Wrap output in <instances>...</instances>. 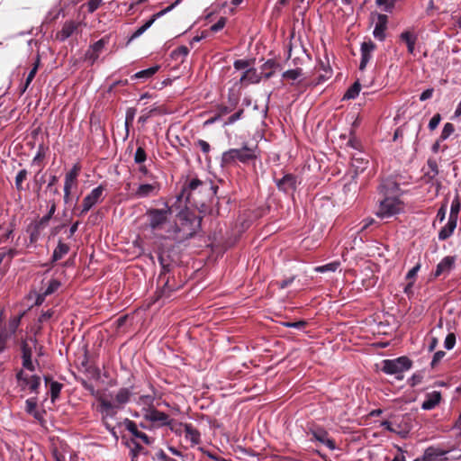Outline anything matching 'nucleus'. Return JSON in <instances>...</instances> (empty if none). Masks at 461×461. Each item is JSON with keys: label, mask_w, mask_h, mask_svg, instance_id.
Wrapping results in <instances>:
<instances>
[{"label": "nucleus", "mask_w": 461, "mask_h": 461, "mask_svg": "<svg viewBox=\"0 0 461 461\" xmlns=\"http://www.w3.org/2000/svg\"><path fill=\"white\" fill-rule=\"evenodd\" d=\"M209 186L212 187L206 182L193 178L183 186L181 193L177 195V200L185 201L188 203H191L193 201L195 203V194L207 189Z\"/></svg>", "instance_id": "6"}, {"label": "nucleus", "mask_w": 461, "mask_h": 461, "mask_svg": "<svg viewBox=\"0 0 461 461\" xmlns=\"http://www.w3.org/2000/svg\"><path fill=\"white\" fill-rule=\"evenodd\" d=\"M78 23L74 21H67L62 26V29L57 32L56 39L64 41L74 34L77 30Z\"/></svg>", "instance_id": "16"}, {"label": "nucleus", "mask_w": 461, "mask_h": 461, "mask_svg": "<svg viewBox=\"0 0 461 461\" xmlns=\"http://www.w3.org/2000/svg\"><path fill=\"white\" fill-rule=\"evenodd\" d=\"M25 411L36 420L42 418L41 413L37 410V399L35 397L29 398L25 401Z\"/></svg>", "instance_id": "23"}, {"label": "nucleus", "mask_w": 461, "mask_h": 461, "mask_svg": "<svg viewBox=\"0 0 461 461\" xmlns=\"http://www.w3.org/2000/svg\"><path fill=\"white\" fill-rule=\"evenodd\" d=\"M443 455L444 452L441 450L434 447H429L425 450L423 459L424 461H437Z\"/></svg>", "instance_id": "28"}, {"label": "nucleus", "mask_w": 461, "mask_h": 461, "mask_svg": "<svg viewBox=\"0 0 461 461\" xmlns=\"http://www.w3.org/2000/svg\"><path fill=\"white\" fill-rule=\"evenodd\" d=\"M440 121H441V116H440V114H439V113H436V114H435L431 119H430V121H429V125H428L429 129L430 131H434V130L438 126V124H439Z\"/></svg>", "instance_id": "53"}, {"label": "nucleus", "mask_w": 461, "mask_h": 461, "mask_svg": "<svg viewBox=\"0 0 461 461\" xmlns=\"http://www.w3.org/2000/svg\"><path fill=\"white\" fill-rule=\"evenodd\" d=\"M0 253L5 255V258H8L9 262L18 255V251L15 249H6Z\"/></svg>", "instance_id": "58"}, {"label": "nucleus", "mask_w": 461, "mask_h": 461, "mask_svg": "<svg viewBox=\"0 0 461 461\" xmlns=\"http://www.w3.org/2000/svg\"><path fill=\"white\" fill-rule=\"evenodd\" d=\"M49 212L46 215H44L39 221V224L44 226L48 224L49 221L52 218L53 214L56 212V203L53 200L48 202Z\"/></svg>", "instance_id": "31"}, {"label": "nucleus", "mask_w": 461, "mask_h": 461, "mask_svg": "<svg viewBox=\"0 0 461 461\" xmlns=\"http://www.w3.org/2000/svg\"><path fill=\"white\" fill-rule=\"evenodd\" d=\"M107 40L104 38L100 39L96 42H95L93 45L90 46V49L94 50V52H97L100 54L103 50L104 49L105 45L107 44Z\"/></svg>", "instance_id": "42"}, {"label": "nucleus", "mask_w": 461, "mask_h": 461, "mask_svg": "<svg viewBox=\"0 0 461 461\" xmlns=\"http://www.w3.org/2000/svg\"><path fill=\"white\" fill-rule=\"evenodd\" d=\"M158 459L160 461H177L174 458L169 457L163 450L157 453Z\"/></svg>", "instance_id": "64"}, {"label": "nucleus", "mask_w": 461, "mask_h": 461, "mask_svg": "<svg viewBox=\"0 0 461 461\" xmlns=\"http://www.w3.org/2000/svg\"><path fill=\"white\" fill-rule=\"evenodd\" d=\"M445 355H446V353L442 350L437 351L433 356V358L431 361V366H437L442 360V358L445 357Z\"/></svg>", "instance_id": "57"}, {"label": "nucleus", "mask_w": 461, "mask_h": 461, "mask_svg": "<svg viewBox=\"0 0 461 461\" xmlns=\"http://www.w3.org/2000/svg\"><path fill=\"white\" fill-rule=\"evenodd\" d=\"M400 188L398 184L392 180H384L379 185V193L384 195L380 201L376 215L380 218H388L400 213L403 210V204L397 197Z\"/></svg>", "instance_id": "1"}, {"label": "nucleus", "mask_w": 461, "mask_h": 461, "mask_svg": "<svg viewBox=\"0 0 461 461\" xmlns=\"http://www.w3.org/2000/svg\"><path fill=\"white\" fill-rule=\"evenodd\" d=\"M376 45L371 41H363L360 47L361 60L359 64V69L364 70L372 59V54L375 50Z\"/></svg>", "instance_id": "13"}, {"label": "nucleus", "mask_w": 461, "mask_h": 461, "mask_svg": "<svg viewBox=\"0 0 461 461\" xmlns=\"http://www.w3.org/2000/svg\"><path fill=\"white\" fill-rule=\"evenodd\" d=\"M234 68L237 70L248 69L249 68V63L246 59H237L233 63Z\"/></svg>", "instance_id": "51"}, {"label": "nucleus", "mask_w": 461, "mask_h": 461, "mask_svg": "<svg viewBox=\"0 0 461 461\" xmlns=\"http://www.w3.org/2000/svg\"><path fill=\"white\" fill-rule=\"evenodd\" d=\"M433 93H434V89L433 88H428L426 90H424L420 95V100L421 102L423 101H426L428 99H430L433 95Z\"/></svg>", "instance_id": "61"}, {"label": "nucleus", "mask_w": 461, "mask_h": 461, "mask_svg": "<svg viewBox=\"0 0 461 461\" xmlns=\"http://www.w3.org/2000/svg\"><path fill=\"white\" fill-rule=\"evenodd\" d=\"M27 177V171L25 169L20 170L15 176V185L17 189L22 188L23 180Z\"/></svg>", "instance_id": "45"}, {"label": "nucleus", "mask_w": 461, "mask_h": 461, "mask_svg": "<svg viewBox=\"0 0 461 461\" xmlns=\"http://www.w3.org/2000/svg\"><path fill=\"white\" fill-rule=\"evenodd\" d=\"M16 379L19 387L22 391H29L31 393H38V389L41 385V376L37 375H30L24 370H20L16 374Z\"/></svg>", "instance_id": "7"}, {"label": "nucleus", "mask_w": 461, "mask_h": 461, "mask_svg": "<svg viewBox=\"0 0 461 461\" xmlns=\"http://www.w3.org/2000/svg\"><path fill=\"white\" fill-rule=\"evenodd\" d=\"M459 210H460V203H459L458 199L453 200L452 203H451V207H450L449 218L455 219L457 221Z\"/></svg>", "instance_id": "39"}, {"label": "nucleus", "mask_w": 461, "mask_h": 461, "mask_svg": "<svg viewBox=\"0 0 461 461\" xmlns=\"http://www.w3.org/2000/svg\"><path fill=\"white\" fill-rule=\"evenodd\" d=\"M296 177L294 175H285L281 179L276 180V185L279 190L288 193L294 191L296 188Z\"/></svg>", "instance_id": "17"}, {"label": "nucleus", "mask_w": 461, "mask_h": 461, "mask_svg": "<svg viewBox=\"0 0 461 461\" xmlns=\"http://www.w3.org/2000/svg\"><path fill=\"white\" fill-rule=\"evenodd\" d=\"M226 22H227V19L225 17H221L217 23H215L214 24H212L211 26V31L213 32H217L221 31V29L224 28Z\"/></svg>", "instance_id": "50"}, {"label": "nucleus", "mask_w": 461, "mask_h": 461, "mask_svg": "<svg viewBox=\"0 0 461 461\" xmlns=\"http://www.w3.org/2000/svg\"><path fill=\"white\" fill-rule=\"evenodd\" d=\"M178 3H179V0H176L173 5L159 11L157 14H153L150 19H154V22H155L158 18H159V17L163 16L164 14H166L167 13L170 12Z\"/></svg>", "instance_id": "48"}, {"label": "nucleus", "mask_w": 461, "mask_h": 461, "mask_svg": "<svg viewBox=\"0 0 461 461\" xmlns=\"http://www.w3.org/2000/svg\"><path fill=\"white\" fill-rule=\"evenodd\" d=\"M420 268V264H417L416 266H414L406 274V279H409V280L414 279L415 276H417V273L419 272Z\"/></svg>", "instance_id": "60"}, {"label": "nucleus", "mask_w": 461, "mask_h": 461, "mask_svg": "<svg viewBox=\"0 0 461 461\" xmlns=\"http://www.w3.org/2000/svg\"><path fill=\"white\" fill-rule=\"evenodd\" d=\"M132 443H133V447L131 449V461H136L138 455L142 450V447L136 442H132Z\"/></svg>", "instance_id": "55"}, {"label": "nucleus", "mask_w": 461, "mask_h": 461, "mask_svg": "<svg viewBox=\"0 0 461 461\" xmlns=\"http://www.w3.org/2000/svg\"><path fill=\"white\" fill-rule=\"evenodd\" d=\"M104 186L100 185L94 188L87 195L85 196L82 202V209L79 213L80 216L86 214L95 204L104 200Z\"/></svg>", "instance_id": "8"}, {"label": "nucleus", "mask_w": 461, "mask_h": 461, "mask_svg": "<svg viewBox=\"0 0 461 461\" xmlns=\"http://www.w3.org/2000/svg\"><path fill=\"white\" fill-rule=\"evenodd\" d=\"M396 0H375L376 5L384 12H391Z\"/></svg>", "instance_id": "36"}, {"label": "nucleus", "mask_w": 461, "mask_h": 461, "mask_svg": "<svg viewBox=\"0 0 461 461\" xmlns=\"http://www.w3.org/2000/svg\"><path fill=\"white\" fill-rule=\"evenodd\" d=\"M39 63H40V59H37L33 68L31 69V71L29 72V74L26 77L27 85H31L32 81L33 80V78L37 73L38 68H39Z\"/></svg>", "instance_id": "52"}, {"label": "nucleus", "mask_w": 461, "mask_h": 461, "mask_svg": "<svg viewBox=\"0 0 461 461\" xmlns=\"http://www.w3.org/2000/svg\"><path fill=\"white\" fill-rule=\"evenodd\" d=\"M143 418L153 423H158L161 426L169 425L170 418L165 412L159 411L155 408H149L143 413Z\"/></svg>", "instance_id": "11"}, {"label": "nucleus", "mask_w": 461, "mask_h": 461, "mask_svg": "<svg viewBox=\"0 0 461 461\" xmlns=\"http://www.w3.org/2000/svg\"><path fill=\"white\" fill-rule=\"evenodd\" d=\"M138 172H139V176H142V180H149L150 179V176H154L152 173H150L147 167L143 164H140L139 168H138Z\"/></svg>", "instance_id": "46"}, {"label": "nucleus", "mask_w": 461, "mask_h": 461, "mask_svg": "<svg viewBox=\"0 0 461 461\" xmlns=\"http://www.w3.org/2000/svg\"><path fill=\"white\" fill-rule=\"evenodd\" d=\"M68 251H69V247L67 244L59 241L58 246L56 247V249L53 251L52 260L58 261V260L61 259L66 254L68 253Z\"/></svg>", "instance_id": "26"}, {"label": "nucleus", "mask_w": 461, "mask_h": 461, "mask_svg": "<svg viewBox=\"0 0 461 461\" xmlns=\"http://www.w3.org/2000/svg\"><path fill=\"white\" fill-rule=\"evenodd\" d=\"M412 362L407 357H399L393 359H384L382 362V371L386 375H393L398 380L403 378V373L411 368Z\"/></svg>", "instance_id": "5"}, {"label": "nucleus", "mask_w": 461, "mask_h": 461, "mask_svg": "<svg viewBox=\"0 0 461 461\" xmlns=\"http://www.w3.org/2000/svg\"><path fill=\"white\" fill-rule=\"evenodd\" d=\"M303 75L301 68L289 69L282 74V78L285 80L295 81Z\"/></svg>", "instance_id": "32"}, {"label": "nucleus", "mask_w": 461, "mask_h": 461, "mask_svg": "<svg viewBox=\"0 0 461 461\" xmlns=\"http://www.w3.org/2000/svg\"><path fill=\"white\" fill-rule=\"evenodd\" d=\"M62 389V384L56 381H51L50 383V392L51 395V400L54 402L59 395L60 391Z\"/></svg>", "instance_id": "34"}, {"label": "nucleus", "mask_w": 461, "mask_h": 461, "mask_svg": "<svg viewBox=\"0 0 461 461\" xmlns=\"http://www.w3.org/2000/svg\"><path fill=\"white\" fill-rule=\"evenodd\" d=\"M80 167L77 165H74L73 167L66 174L64 180V202L68 203L71 190L77 185V178L78 176Z\"/></svg>", "instance_id": "10"}, {"label": "nucleus", "mask_w": 461, "mask_h": 461, "mask_svg": "<svg viewBox=\"0 0 461 461\" xmlns=\"http://www.w3.org/2000/svg\"><path fill=\"white\" fill-rule=\"evenodd\" d=\"M184 429L185 438L192 446L198 445L201 441V434L191 423L181 424Z\"/></svg>", "instance_id": "18"}, {"label": "nucleus", "mask_w": 461, "mask_h": 461, "mask_svg": "<svg viewBox=\"0 0 461 461\" xmlns=\"http://www.w3.org/2000/svg\"><path fill=\"white\" fill-rule=\"evenodd\" d=\"M260 78L261 77L258 70L254 68H249L245 70L240 80L241 84L249 85L258 83Z\"/></svg>", "instance_id": "21"}, {"label": "nucleus", "mask_w": 461, "mask_h": 461, "mask_svg": "<svg viewBox=\"0 0 461 461\" xmlns=\"http://www.w3.org/2000/svg\"><path fill=\"white\" fill-rule=\"evenodd\" d=\"M455 263V257L447 256L443 258L436 267V270L433 273L434 278H438L441 276H447L454 268Z\"/></svg>", "instance_id": "12"}, {"label": "nucleus", "mask_w": 461, "mask_h": 461, "mask_svg": "<svg viewBox=\"0 0 461 461\" xmlns=\"http://www.w3.org/2000/svg\"><path fill=\"white\" fill-rule=\"evenodd\" d=\"M242 114H243V110L242 109H240L238 112H236L235 113L231 114L224 122V125H231L233 123H235L237 121H239L240 119H241L242 117Z\"/></svg>", "instance_id": "44"}, {"label": "nucleus", "mask_w": 461, "mask_h": 461, "mask_svg": "<svg viewBox=\"0 0 461 461\" xmlns=\"http://www.w3.org/2000/svg\"><path fill=\"white\" fill-rule=\"evenodd\" d=\"M81 384H82V386L86 390H87L93 396H95L97 400H98L99 396H102L101 394H99V392L95 390V386L92 384H90L85 380H83Z\"/></svg>", "instance_id": "47"}, {"label": "nucleus", "mask_w": 461, "mask_h": 461, "mask_svg": "<svg viewBox=\"0 0 461 461\" xmlns=\"http://www.w3.org/2000/svg\"><path fill=\"white\" fill-rule=\"evenodd\" d=\"M257 147L243 145L240 149H230L221 155V165L227 166L240 161L246 164L257 158Z\"/></svg>", "instance_id": "3"}, {"label": "nucleus", "mask_w": 461, "mask_h": 461, "mask_svg": "<svg viewBox=\"0 0 461 461\" xmlns=\"http://www.w3.org/2000/svg\"><path fill=\"white\" fill-rule=\"evenodd\" d=\"M140 183L133 189L131 196L135 199H144L157 196L161 190V184L158 176H150V179L142 180V176H138Z\"/></svg>", "instance_id": "4"}, {"label": "nucleus", "mask_w": 461, "mask_h": 461, "mask_svg": "<svg viewBox=\"0 0 461 461\" xmlns=\"http://www.w3.org/2000/svg\"><path fill=\"white\" fill-rule=\"evenodd\" d=\"M456 345V336L454 333H448L444 341V347L446 349L450 350Z\"/></svg>", "instance_id": "43"}, {"label": "nucleus", "mask_w": 461, "mask_h": 461, "mask_svg": "<svg viewBox=\"0 0 461 461\" xmlns=\"http://www.w3.org/2000/svg\"><path fill=\"white\" fill-rule=\"evenodd\" d=\"M126 429L137 438H140L146 445H150L153 443V439H151L146 433L138 429L135 422L126 419Z\"/></svg>", "instance_id": "19"}, {"label": "nucleus", "mask_w": 461, "mask_h": 461, "mask_svg": "<svg viewBox=\"0 0 461 461\" xmlns=\"http://www.w3.org/2000/svg\"><path fill=\"white\" fill-rule=\"evenodd\" d=\"M154 23V19H149L142 26L138 28L130 37L129 41H131L137 38H139L140 35H142Z\"/></svg>", "instance_id": "33"}, {"label": "nucleus", "mask_w": 461, "mask_h": 461, "mask_svg": "<svg viewBox=\"0 0 461 461\" xmlns=\"http://www.w3.org/2000/svg\"><path fill=\"white\" fill-rule=\"evenodd\" d=\"M454 131H455V126L452 123H450V122L445 123V125L442 129V131H441L440 140H447Z\"/></svg>", "instance_id": "37"}, {"label": "nucleus", "mask_w": 461, "mask_h": 461, "mask_svg": "<svg viewBox=\"0 0 461 461\" xmlns=\"http://www.w3.org/2000/svg\"><path fill=\"white\" fill-rule=\"evenodd\" d=\"M158 68H159L158 66H153V67H150V68H149L147 69L140 70V71L135 73L132 76V78H143V79L149 78L154 74H156L158 72Z\"/></svg>", "instance_id": "29"}, {"label": "nucleus", "mask_w": 461, "mask_h": 461, "mask_svg": "<svg viewBox=\"0 0 461 461\" xmlns=\"http://www.w3.org/2000/svg\"><path fill=\"white\" fill-rule=\"evenodd\" d=\"M135 113H136V110L134 108H129L126 111V114H125V129H126L127 132L129 131V126L133 122V120H134V117H135Z\"/></svg>", "instance_id": "40"}, {"label": "nucleus", "mask_w": 461, "mask_h": 461, "mask_svg": "<svg viewBox=\"0 0 461 461\" xmlns=\"http://www.w3.org/2000/svg\"><path fill=\"white\" fill-rule=\"evenodd\" d=\"M156 111H157V108H153V109L149 110V112H147L146 113L141 114L139 117L138 122L141 124H145L147 122V121L151 117L152 113Z\"/></svg>", "instance_id": "59"}, {"label": "nucleus", "mask_w": 461, "mask_h": 461, "mask_svg": "<svg viewBox=\"0 0 461 461\" xmlns=\"http://www.w3.org/2000/svg\"><path fill=\"white\" fill-rule=\"evenodd\" d=\"M456 220L448 217L447 222L438 232V240H445L448 239L453 234L456 227Z\"/></svg>", "instance_id": "22"}, {"label": "nucleus", "mask_w": 461, "mask_h": 461, "mask_svg": "<svg viewBox=\"0 0 461 461\" xmlns=\"http://www.w3.org/2000/svg\"><path fill=\"white\" fill-rule=\"evenodd\" d=\"M22 365H23V367L24 371H28V372H34L35 369H36V366H39V363L37 360L33 361L32 359L31 360H23L22 361Z\"/></svg>", "instance_id": "41"}, {"label": "nucleus", "mask_w": 461, "mask_h": 461, "mask_svg": "<svg viewBox=\"0 0 461 461\" xmlns=\"http://www.w3.org/2000/svg\"><path fill=\"white\" fill-rule=\"evenodd\" d=\"M132 390L128 387L120 388L116 393H104L99 396L98 411L102 418H113L130 402Z\"/></svg>", "instance_id": "2"}, {"label": "nucleus", "mask_w": 461, "mask_h": 461, "mask_svg": "<svg viewBox=\"0 0 461 461\" xmlns=\"http://www.w3.org/2000/svg\"><path fill=\"white\" fill-rule=\"evenodd\" d=\"M312 437L315 440L323 444L326 442L327 438H329V435L328 432L324 429H316L312 431Z\"/></svg>", "instance_id": "38"}, {"label": "nucleus", "mask_w": 461, "mask_h": 461, "mask_svg": "<svg viewBox=\"0 0 461 461\" xmlns=\"http://www.w3.org/2000/svg\"><path fill=\"white\" fill-rule=\"evenodd\" d=\"M387 22L388 19L385 14H377V21L373 31V35L376 40L380 41H384L385 40Z\"/></svg>", "instance_id": "14"}, {"label": "nucleus", "mask_w": 461, "mask_h": 461, "mask_svg": "<svg viewBox=\"0 0 461 461\" xmlns=\"http://www.w3.org/2000/svg\"><path fill=\"white\" fill-rule=\"evenodd\" d=\"M340 266L339 261H333L322 266L316 267L314 270L318 273L336 272Z\"/></svg>", "instance_id": "30"}, {"label": "nucleus", "mask_w": 461, "mask_h": 461, "mask_svg": "<svg viewBox=\"0 0 461 461\" xmlns=\"http://www.w3.org/2000/svg\"><path fill=\"white\" fill-rule=\"evenodd\" d=\"M101 2H102V0H90L88 2V5H88V11L91 12V13L95 11L99 7V5H101Z\"/></svg>", "instance_id": "63"}, {"label": "nucleus", "mask_w": 461, "mask_h": 461, "mask_svg": "<svg viewBox=\"0 0 461 461\" xmlns=\"http://www.w3.org/2000/svg\"><path fill=\"white\" fill-rule=\"evenodd\" d=\"M361 90V85L358 81L355 82L344 94L343 100H351L358 96Z\"/></svg>", "instance_id": "27"}, {"label": "nucleus", "mask_w": 461, "mask_h": 461, "mask_svg": "<svg viewBox=\"0 0 461 461\" xmlns=\"http://www.w3.org/2000/svg\"><path fill=\"white\" fill-rule=\"evenodd\" d=\"M147 159V154L142 147H139L134 154V162L138 165L143 164Z\"/></svg>", "instance_id": "35"}, {"label": "nucleus", "mask_w": 461, "mask_h": 461, "mask_svg": "<svg viewBox=\"0 0 461 461\" xmlns=\"http://www.w3.org/2000/svg\"><path fill=\"white\" fill-rule=\"evenodd\" d=\"M399 38L401 41L406 44L408 52L413 54L418 39L417 35L413 32L404 31L400 34Z\"/></svg>", "instance_id": "20"}, {"label": "nucleus", "mask_w": 461, "mask_h": 461, "mask_svg": "<svg viewBox=\"0 0 461 461\" xmlns=\"http://www.w3.org/2000/svg\"><path fill=\"white\" fill-rule=\"evenodd\" d=\"M22 360H31L32 359V349L26 345V344H23V347H22Z\"/></svg>", "instance_id": "54"}, {"label": "nucleus", "mask_w": 461, "mask_h": 461, "mask_svg": "<svg viewBox=\"0 0 461 461\" xmlns=\"http://www.w3.org/2000/svg\"><path fill=\"white\" fill-rule=\"evenodd\" d=\"M284 325L287 328L303 330L305 327L306 322L304 321H294V322H285V323H284Z\"/></svg>", "instance_id": "56"}, {"label": "nucleus", "mask_w": 461, "mask_h": 461, "mask_svg": "<svg viewBox=\"0 0 461 461\" xmlns=\"http://www.w3.org/2000/svg\"><path fill=\"white\" fill-rule=\"evenodd\" d=\"M99 55L100 54L94 52V50L89 48L86 52V59L93 65L98 59Z\"/></svg>", "instance_id": "49"}, {"label": "nucleus", "mask_w": 461, "mask_h": 461, "mask_svg": "<svg viewBox=\"0 0 461 461\" xmlns=\"http://www.w3.org/2000/svg\"><path fill=\"white\" fill-rule=\"evenodd\" d=\"M154 394H144L138 398L137 404L142 407L143 413H145L149 408H154Z\"/></svg>", "instance_id": "25"}, {"label": "nucleus", "mask_w": 461, "mask_h": 461, "mask_svg": "<svg viewBox=\"0 0 461 461\" xmlns=\"http://www.w3.org/2000/svg\"><path fill=\"white\" fill-rule=\"evenodd\" d=\"M441 401V393L438 391H433L425 394V399L421 404V409L430 411L436 408Z\"/></svg>", "instance_id": "15"}, {"label": "nucleus", "mask_w": 461, "mask_h": 461, "mask_svg": "<svg viewBox=\"0 0 461 461\" xmlns=\"http://www.w3.org/2000/svg\"><path fill=\"white\" fill-rule=\"evenodd\" d=\"M59 286H60L59 281H58L56 279H51L49 282V285L46 287V289L44 290V292L38 296L37 303H41L46 296H48V295L53 294L54 292H56L59 289Z\"/></svg>", "instance_id": "24"}, {"label": "nucleus", "mask_w": 461, "mask_h": 461, "mask_svg": "<svg viewBox=\"0 0 461 461\" xmlns=\"http://www.w3.org/2000/svg\"><path fill=\"white\" fill-rule=\"evenodd\" d=\"M197 146L201 149V150L203 153L207 154V153L210 152L211 147H210V144L207 141H205L203 140H199L197 141Z\"/></svg>", "instance_id": "62"}, {"label": "nucleus", "mask_w": 461, "mask_h": 461, "mask_svg": "<svg viewBox=\"0 0 461 461\" xmlns=\"http://www.w3.org/2000/svg\"><path fill=\"white\" fill-rule=\"evenodd\" d=\"M171 213V210L168 207L164 209H149L147 212V215L149 221V227L152 230H158L162 227L167 221L168 215Z\"/></svg>", "instance_id": "9"}]
</instances>
